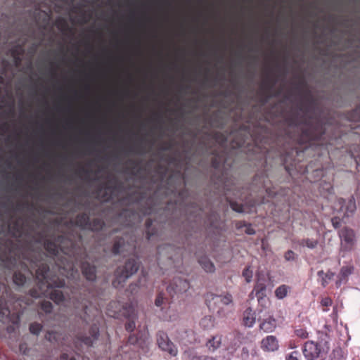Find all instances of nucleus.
<instances>
[{"instance_id": "de8ad7c7", "label": "nucleus", "mask_w": 360, "mask_h": 360, "mask_svg": "<svg viewBox=\"0 0 360 360\" xmlns=\"http://www.w3.org/2000/svg\"><path fill=\"white\" fill-rule=\"evenodd\" d=\"M213 165H214V167H216V168L219 167L218 164H217V163L215 162V161H214V162H213Z\"/></svg>"}, {"instance_id": "9b49d317", "label": "nucleus", "mask_w": 360, "mask_h": 360, "mask_svg": "<svg viewBox=\"0 0 360 360\" xmlns=\"http://www.w3.org/2000/svg\"><path fill=\"white\" fill-rule=\"evenodd\" d=\"M321 348L313 341L307 342L303 348V354L307 360H314L320 356Z\"/></svg>"}, {"instance_id": "49530a36", "label": "nucleus", "mask_w": 360, "mask_h": 360, "mask_svg": "<svg viewBox=\"0 0 360 360\" xmlns=\"http://www.w3.org/2000/svg\"><path fill=\"white\" fill-rule=\"evenodd\" d=\"M20 349L21 351H23V353H25V350H24V345H23V344H21V345H20Z\"/></svg>"}, {"instance_id": "a878e982", "label": "nucleus", "mask_w": 360, "mask_h": 360, "mask_svg": "<svg viewBox=\"0 0 360 360\" xmlns=\"http://www.w3.org/2000/svg\"><path fill=\"white\" fill-rule=\"evenodd\" d=\"M317 244H318V241L316 240H313V239H309V238L303 239L300 242L301 245L307 246V248H309L310 249L315 248L316 247Z\"/></svg>"}, {"instance_id": "79ce46f5", "label": "nucleus", "mask_w": 360, "mask_h": 360, "mask_svg": "<svg viewBox=\"0 0 360 360\" xmlns=\"http://www.w3.org/2000/svg\"><path fill=\"white\" fill-rule=\"evenodd\" d=\"M59 360H76L74 356H70L67 354H63Z\"/></svg>"}, {"instance_id": "ea45409f", "label": "nucleus", "mask_w": 360, "mask_h": 360, "mask_svg": "<svg viewBox=\"0 0 360 360\" xmlns=\"http://www.w3.org/2000/svg\"><path fill=\"white\" fill-rule=\"evenodd\" d=\"M192 360H215V359L212 357L193 355L192 357Z\"/></svg>"}, {"instance_id": "6e6552de", "label": "nucleus", "mask_w": 360, "mask_h": 360, "mask_svg": "<svg viewBox=\"0 0 360 360\" xmlns=\"http://www.w3.org/2000/svg\"><path fill=\"white\" fill-rule=\"evenodd\" d=\"M341 240V250L351 251L356 243V236L353 229L344 227L339 231Z\"/></svg>"}, {"instance_id": "412c9836", "label": "nucleus", "mask_w": 360, "mask_h": 360, "mask_svg": "<svg viewBox=\"0 0 360 360\" xmlns=\"http://www.w3.org/2000/svg\"><path fill=\"white\" fill-rule=\"evenodd\" d=\"M230 339L233 338V342L231 343V348L233 350H236L237 347L241 344V340L243 338V335L241 333L238 332H234L232 334H230Z\"/></svg>"}, {"instance_id": "c85d7f7f", "label": "nucleus", "mask_w": 360, "mask_h": 360, "mask_svg": "<svg viewBox=\"0 0 360 360\" xmlns=\"http://www.w3.org/2000/svg\"><path fill=\"white\" fill-rule=\"evenodd\" d=\"M46 339L50 342H58L59 339V335L57 333L54 331L48 332L46 335Z\"/></svg>"}, {"instance_id": "864d4df0", "label": "nucleus", "mask_w": 360, "mask_h": 360, "mask_svg": "<svg viewBox=\"0 0 360 360\" xmlns=\"http://www.w3.org/2000/svg\"><path fill=\"white\" fill-rule=\"evenodd\" d=\"M73 200V202H74L75 204H76V201H75V200Z\"/></svg>"}, {"instance_id": "f704fd0d", "label": "nucleus", "mask_w": 360, "mask_h": 360, "mask_svg": "<svg viewBox=\"0 0 360 360\" xmlns=\"http://www.w3.org/2000/svg\"><path fill=\"white\" fill-rule=\"evenodd\" d=\"M284 257L285 260L292 261L294 260L295 259V253L291 250H288V252H285Z\"/></svg>"}, {"instance_id": "f8f14e48", "label": "nucleus", "mask_w": 360, "mask_h": 360, "mask_svg": "<svg viewBox=\"0 0 360 360\" xmlns=\"http://www.w3.org/2000/svg\"><path fill=\"white\" fill-rule=\"evenodd\" d=\"M24 43L25 40H19L9 50L13 63L17 67L20 65L25 53Z\"/></svg>"}, {"instance_id": "f257e3e1", "label": "nucleus", "mask_w": 360, "mask_h": 360, "mask_svg": "<svg viewBox=\"0 0 360 360\" xmlns=\"http://www.w3.org/2000/svg\"><path fill=\"white\" fill-rule=\"evenodd\" d=\"M98 197L105 202H111L113 208L117 210L115 217V223L124 226L133 225L135 218L133 205L128 198H124L122 186L115 179L110 178L101 186Z\"/></svg>"}, {"instance_id": "7c9ffc66", "label": "nucleus", "mask_w": 360, "mask_h": 360, "mask_svg": "<svg viewBox=\"0 0 360 360\" xmlns=\"http://www.w3.org/2000/svg\"><path fill=\"white\" fill-rule=\"evenodd\" d=\"M136 21H138V20H136ZM137 24H138V22H136V25H137ZM136 58H137V57H138V53H138V52H139V50H138V49H138V48H139V47H138V46H139V39H138V32H136ZM138 69H139V68H138V63L136 62V75L138 74V70H139ZM138 89V82H136V89ZM137 95H138V93L136 92V96H137ZM136 108H138L136 107ZM138 110V109H136V110ZM137 118H138V115H136V119H137ZM137 134H138V128L136 127V135H137ZM137 142H138V139H136V143H137Z\"/></svg>"}, {"instance_id": "8fccbe9b", "label": "nucleus", "mask_w": 360, "mask_h": 360, "mask_svg": "<svg viewBox=\"0 0 360 360\" xmlns=\"http://www.w3.org/2000/svg\"><path fill=\"white\" fill-rule=\"evenodd\" d=\"M184 333L185 334H188V333H191L192 332H191V331H187V330H185Z\"/></svg>"}, {"instance_id": "37998d69", "label": "nucleus", "mask_w": 360, "mask_h": 360, "mask_svg": "<svg viewBox=\"0 0 360 360\" xmlns=\"http://www.w3.org/2000/svg\"><path fill=\"white\" fill-rule=\"evenodd\" d=\"M134 321H129L127 325H126V329L127 330H131L132 331L134 330Z\"/></svg>"}, {"instance_id": "f03ea898", "label": "nucleus", "mask_w": 360, "mask_h": 360, "mask_svg": "<svg viewBox=\"0 0 360 360\" xmlns=\"http://www.w3.org/2000/svg\"><path fill=\"white\" fill-rule=\"evenodd\" d=\"M134 242V237L128 234H124L122 237H117L115 240L112 247L113 255H120L123 257L131 255L125 265L122 268L119 267L115 271L116 278L115 282H117L119 284L124 282L127 278L135 273Z\"/></svg>"}, {"instance_id": "ddd939ff", "label": "nucleus", "mask_w": 360, "mask_h": 360, "mask_svg": "<svg viewBox=\"0 0 360 360\" xmlns=\"http://www.w3.org/2000/svg\"><path fill=\"white\" fill-rule=\"evenodd\" d=\"M354 271V266L351 264L343 266L339 274L336 276L335 281V287L336 288H340L342 284L346 283L348 280L349 276H350Z\"/></svg>"}, {"instance_id": "bb28decb", "label": "nucleus", "mask_w": 360, "mask_h": 360, "mask_svg": "<svg viewBox=\"0 0 360 360\" xmlns=\"http://www.w3.org/2000/svg\"><path fill=\"white\" fill-rule=\"evenodd\" d=\"M53 305L50 301H42L40 304V309L46 314L51 313Z\"/></svg>"}, {"instance_id": "dca6fc26", "label": "nucleus", "mask_w": 360, "mask_h": 360, "mask_svg": "<svg viewBox=\"0 0 360 360\" xmlns=\"http://www.w3.org/2000/svg\"><path fill=\"white\" fill-rule=\"evenodd\" d=\"M258 320L261 321L259 328L266 333L272 332L276 327V321L271 315L264 317L262 319L259 316Z\"/></svg>"}, {"instance_id": "c9c22d12", "label": "nucleus", "mask_w": 360, "mask_h": 360, "mask_svg": "<svg viewBox=\"0 0 360 360\" xmlns=\"http://www.w3.org/2000/svg\"><path fill=\"white\" fill-rule=\"evenodd\" d=\"M290 290V288L288 285H282L279 286L274 292H288Z\"/></svg>"}, {"instance_id": "1a4fd4ad", "label": "nucleus", "mask_w": 360, "mask_h": 360, "mask_svg": "<svg viewBox=\"0 0 360 360\" xmlns=\"http://www.w3.org/2000/svg\"><path fill=\"white\" fill-rule=\"evenodd\" d=\"M150 340L148 331L146 326H140V329L136 333V348L139 347L142 354H146L149 350Z\"/></svg>"}, {"instance_id": "2eb2a0df", "label": "nucleus", "mask_w": 360, "mask_h": 360, "mask_svg": "<svg viewBox=\"0 0 360 360\" xmlns=\"http://www.w3.org/2000/svg\"><path fill=\"white\" fill-rule=\"evenodd\" d=\"M99 336V328L96 325H93L89 329V335H82L79 340L86 346H91Z\"/></svg>"}, {"instance_id": "aec40b11", "label": "nucleus", "mask_w": 360, "mask_h": 360, "mask_svg": "<svg viewBox=\"0 0 360 360\" xmlns=\"http://www.w3.org/2000/svg\"><path fill=\"white\" fill-rule=\"evenodd\" d=\"M221 344V335L213 336L212 339L209 340L206 344V346L209 350L214 352L220 347Z\"/></svg>"}, {"instance_id": "4468645a", "label": "nucleus", "mask_w": 360, "mask_h": 360, "mask_svg": "<svg viewBox=\"0 0 360 360\" xmlns=\"http://www.w3.org/2000/svg\"><path fill=\"white\" fill-rule=\"evenodd\" d=\"M319 126V124H316V127L313 124V120H308L306 122V127L303 129V134L309 140H316L321 139V132L316 131V127Z\"/></svg>"}, {"instance_id": "7ed1b4c3", "label": "nucleus", "mask_w": 360, "mask_h": 360, "mask_svg": "<svg viewBox=\"0 0 360 360\" xmlns=\"http://www.w3.org/2000/svg\"><path fill=\"white\" fill-rule=\"evenodd\" d=\"M27 304L15 294L0 295V321L8 325V330H13L18 325L20 316Z\"/></svg>"}, {"instance_id": "c756f323", "label": "nucleus", "mask_w": 360, "mask_h": 360, "mask_svg": "<svg viewBox=\"0 0 360 360\" xmlns=\"http://www.w3.org/2000/svg\"><path fill=\"white\" fill-rule=\"evenodd\" d=\"M243 276L246 282L250 283L252 281V271L249 268H246L243 272Z\"/></svg>"}, {"instance_id": "6ab92c4d", "label": "nucleus", "mask_w": 360, "mask_h": 360, "mask_svg": "<svg viewBox=\"0 0 360 360\" xmlns=\"http://www.w3.org/2000/svg\"><path fill=\"white\" fill-rule=\"evenodd\" d=\"M257 319L256 314L251 307L247 308L243 312V324L249 328H251L255 323Z\"/></svg>"}, {"instance_id": "603ef678", "label": "nucleus", "mask_w": 360, "mask_h": 360, "mask_svg": "<svg viewBox=\"0 0 360 360\" xmlns=\"http://www.w3.org/2000/svg\"><path fill=\"white\" fill-rule=\"evenodd\" d=\"M51 292L56 293V292H60V291H58V290H53V291H52Z\"/></svg>"}, {"instance_id": "39448f33", "label": "nucleus", "mask_w": 360, "mask_h": 360, "mask_svg": "<svg viewBox=\"0 0 360 360\" xmlns=\"http://www.w3.org/2000/svg\"><path fill=\"white\" fill-rule=\"evenodd\" d=\"M356 209L355 200L354 198L348 200L339 199L335 205V210H338L339 216L332 219V224L335 228H338L340 224V217L344 221L346 218L352 217Z\"/></svg>"}, {"instance_id": "cd10ccee", "label": "nucleus", "mask_w": 360, "mask_h": 360, "mask_svg": "<svg viewBox=\"0 0 360 360\" xmlns=\"http://www.w3.org/2000/svg\"><path fill=\"white\" fill-rule=\"evenodd\" d=\"M41 330V326L37 323H31L30 326V331L34 335H38Z\"/></svg>"}, {"instance_id": "a19ab883", "label": "nucleus", "mask_w": 360, "mask_h": 360, "mask_svg": "<svg viewBox=\"0 0 360 360\" xmlns=\"http://www.w3.org/2000/svg\"><path fill=\"white\" fill-rule=\"evenodd\" d=\"M331 304H332V300L329 297H325V298L322 299V300H321L322 306L328 307V306L331 305Z\"/></svg>"}, {"instance_id": "b1692460", "label": "nucleus", "mask_w": 360, "mask_h": 360, "mask_svg": "<svg viewBox=\"0 0 360 360\" xmlns=\"http://www.w3.org/2000/svg\"><path fill=\"white\" fill-rule=\"evenodd\" d=\"M200 263L202 266V267L207 272H212L214 270V266L213 264L207 259H202L200 260Z\"/></svg>"}, {"instance_id": "473e14b6", "label": "nucleus", "mask_w": 360, "mask_h": 360, "mask_svg": "<svg viewBox=\"0 0 360 360\" xmlns=\"http://www.w3.org/2000/svg\"><path fill=\"white\" fill-rule=\"evenodd\" d=\"M231 207L236 212L241 213L245 212L243 206L241 205H238L236 203H231Z\"/></svg>"}, {"instance_id": "58836bf2", "label": "nucleus", "mask_w": 360, "mask_h": 360, "mask_svg": "<svg viewBox=\"0 0 360 360\" xmlns=\"http://www.w3.org/2000/svg\"><path fill=\"white\" fill-rule=\"evenodd\" d=\"M298 352H293L290 354L286 356L285 360H298Z\"/></svg>"}, {"instance_id": "e433bc0d", "label": "nucleus", "mask_w": 360, "mask_h": 360, "mask_svg": "<svg viewBox=\"0 0 360 360\" xmlns=\"http://www.w3.org/2000/svg\"><path fill=\"white\" fill-rule=\"evenodd\" d=\"M249 357V350L247 347H243L240 354L242 359H247Z\"/></svg>"}, {"instance_id": "0eeeda50", "label": "nucleus", "mask_w": 360, "mask_h": 360, "mask_svg": "<svg viewBox=\"0 0 360 360\" xmlns=\"http://www.w3.org/2000/svg\"><path fill=\"white\" fill-rule=\"evenodd\" d=\"M76 225L82 229H89L91 231H99L102 229L105 225L104 221L99 219H94L91 221L89 218V212L79 214L75 219Z\"/></svg>"}, {"instance_id": "423d86ee", "label": "nucleus", "mask_w": 360, "mask_h": 360, "mask_svg": "<svg viewBox=\"0 0 360 360\" xmlns=\"http://www.w3.org/2000/svg\"><path fill=\"white\" fill-rule=\"evenodd\" d=\"M156 342L159 349L169 356L175 357L178 354L176 345L169 339L168 335L164 331H158L156 335Z\"/></svg>"}, {"instance_id": "4be33fe9", "label": "nucleus", "mask_w": 360, "mask_h": 360, "mask_svg": "<svg viewBox=\"0 0 360 360\" xmlns=\"http://www.w3.org/2000/svg\"><path fill=\"white\" fill-rule=\"evenodd\" d=\"M200 326L205 329L209 330L214 327V319L212 316H205L200 322Z\"/></svg>"}, {"instance_id": "a211bd4d", "label": "nucleus", "mask_w": 360, "mask_h": 360, "mask_svg": "<svg viewBox=\"0 0 360 360\" xmlns=\"http://www.w3.org/2000/svg\"><path fill=\"white\" fill-rule=\"evenodd\" d=\"M262 347L268 352H274L278 348V342L275 336L269 335L262 341Z\"/></svg>"}, {"instance_id": "4c0bfd02", "label": "nucleus", "mask_w": 360, "mask_h": 360, "mask_svg": "<svg viewBox=\"0 0 360 360\" xmlns=\"http://www.w3.org/2000/svg\"><path fill=\"white\" fill-rule=\"evenodd\" d=\"M75 307L77 308V309L82 308V309L84 310V314L86 315L89 316V309L88 306L86 304H82L81 305V307L79 304H75Z\"/></svg>"}, {"instance_id": "c03bdc74", "label": "nucleus", "mask_w": 360, "mask_h": 360, "mask_svg": "<svg viewBox=\"0 0 360 360\" xmlns=\"http://www.w3.org/2000/svg\"><path fill=\"white\" fill-rule=\"evenodd\" d=\"M245 231L249 235H252V234L255 233V231L252 228H250V227L247 228Z\"/></svg>"}, {"instance_id": "20e7f679", "label": "nucleus", "mask_w": 360, "mask_h": 360, "mask_svg": "<svg viewBox=\"0 0 360 360\" xmlns=\"http://www.w3.org/2000/svg\"><path fill=\"white\" fill-rule=\"evenodd\" d=\"M151 128V133L153 135L151 144L153 146L157 147L158 155H161L163 152L170 148L169 143H165L162 141L164 136V126L161 116L158 115L154 117Z\"/></svg>"}, {"instance_id": "09e8293b", "label": "nucleus", "mask_w": 360, "mask_h": 360, "mask_svg": "<svg viewBox=\"0 0 360 360\" xmlns=\"http://www.w3.org/2000/svg\"><path fill=\"white\" fill-rule=\"evenodd\" d=\"M44 15H46V20H49V16L48 15V14L45 13Z\"/></svg>"}, {"instance_id": "5701e85b", "label": "nucleus", "mask_w": 360, "mask_h": 360, "mask_svg": "<svg viewBox=\"0 0 360 360\" xmlns=\"http://www.w3.org/2000/svg\"><path fill=\"white\" fill-rule=\"evenodd\" d=\"M50 298L53 300L58 304H64L67 305L65 302L66 297L65 295H69V294H49Z\"/></svg>"}, {"instance_id": "9d476101", "label": "nucleus", "mask_w": 360, "mask_h": 360, "mask_svg": "<svg viewBox=\"0 0 360 360\" xmlns=\"http://www.w3.org/2000/svg\"><path fill=\"white\" fill-rule=\"evenodd\" d=\"M211 298L209 299L208 306H216L218 308V312L222 309L224 306H228L232 303V297L231 294H210Z\"/></svg>"}, {"instance_id": "2f4dec72", "label": "nucleus", "mask_w": 360, "mask_h": 360, "mask_svg": "<svg viewBox=\"0 0 360 360\" xmlns=\"http://www.w3.org/2000/svg\"><path fill=\"white\" fill-rule=\"evenodd\" d=\"M295 333L297 336L303 339L307 338L308 336V333L307 332V330L302 328L295 330Z\"/></svg>"}, {"instance_id": "393cba45", "label": "nucleus", "mask_w": 360, "mask_h": 360, "mask_svg": "<svg viewBox=\"0 0 360 360\" xmlns=\"http://www.w3.org/2000/svg\"><path fill=\"white\" fill-rule=\"evenodd\" d=\"M165 294H158V296L155 299V305L157 307H161L162 308H164L167 306L168 303L167 298L165 297Z\"/></svg>"}, {"instance_id": "f3484780", "label": "nucleus", "mask_w": 360, "mask_h": 360, "mask_svg": "<svg viewBox=\"0 0 360 360\" xmlns=\"http://www.w3.org/2000/svg\"><path fill=\"white\" fill-rule=\"evenodd\" d=\"M319 281L320 283L326 287L328 285H331V286H335V274L330 271H328L324 272L323 271H318Z\"/></svg>"}, {"instance_id": "a18cd8bd", "label": "nucleus", "mask_w": 360, "mask_h": 360, "mask_svg": "<svg viewBox=\"0 0 360 360\" xmlns=\"http://www.w3.org/2000/svg\"><path fill=\"white\" fill-rule=\"evenodd\" d=\"M286 295L287 294H276L278 299H280V300L283 299Z\"/></svg>"}, {"instance_id": "3c124183", "label": "nucleus", "mask_w": 360, "mask_h": 360, "mask_svg": "<svg viewBox=\"0 0 360 360\" xmlns=\"http://www.w3.org/2000/svg\"><path fill=\"white\" fill-rule=\"evenodd\" d=\"M352 155L354 158H356L359 157V155H358L352 154Z\"/></svg>"}, {"instance_id": "72a5a7b5", "label": "nucleus", "mask_w": 360, "mask_h": 360, "mask_svg": "<svg viewBox=\"0 0 360 360\" xmlns=\"http://www.w3.org/2000/svg\"><path fill=\"white\" fill-rule=\"evenodd\" d=\"M257 292H262L264 291L267 290L266 287L264 286L260 281V280H258L257 283Z\"/></svg>"}]
</instances>
